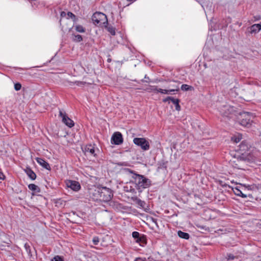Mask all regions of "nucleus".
Listing matches in <instances>:
<instances>
[{"label":"nucleus","instance_id":"f257e3e1","mask_svg":"<svg viewBox=\"0 0 261 261\" xmlns=\"http://www.w3.org/2000/svg\"><path fill=\"white\" fill-rule=\"evenodd\" d=\"M127 170L129 172L133 174L132 177L134 179L136 188L137 190L142 191V190L147 188L151 186V181L149 179L147 178L142 175L134 173V172L130 169Z\"/></svg>","mask_w":261,"mask_h":261},{"label":"nucleus","instance_id":"f03ea898","mask_svg":"<svg viewBox=\"0 0 261 261\" xmlns=\"http://www.w3.org/2000/svg\"><path fill=\"white\" fill-rule=\"evenodd\" d=\"M92 20L94 24H98L101 27H107L108 24L107 16L103 13L96 12L92 16Z\"/></svg>","mask_w":261,"mask_h":261},{"label":"nucleus","instance_id":"7ed1b4c3","mask_svg":"<svg viewBox=\"0 0 261 261\" xmlns=\"http://www.w3.org/2000/svg\"><path fill=\"white\" fill-rule=\"evenodd\" d=\"M254 118L253 115L249 112H244L240 114V123L242 126H249Z\"/></svg>","mask_w":261,"mask_h":261},{"label":"nucleus","instance_id":"20e7f679","mask_svg":"<svg viewBox=\"0 0 261 261\" xmlns=\"http://www.w3.org/2000/svg\"><path fill=\"white\" fill-rule=\"evenodd\" d=\"M112 197L113 193L111 189L106 187L100 188V201L108 202L111 200Z\"/></svg>","mask_w":261,"mask_h":261},{"label":"nucleus","instance_id":"39448f33","mask_svg":"<svg viewBox=\"0 0 261 261\" xmlns=\"http://www.w3.org/2000/svg\"><path fill=\"white\" fill-rule=\"evenodd\" d=\"M82 150L86 155L93 157L97 156V152L98 151L94 144H88L82 148Z\"/></svg>","mask_w":261,"mask_h":261},{"label":"nucleus","instance_id":"423d86ee","mask_svg":"<svg viewBox=\"0 0 261 261\" xmlns=\"http://www.w3.org/2000/svg\"><path fill=\"white\" fill-rule=\"evenodd\" d=\"M133 142L136 145L140 146L143 150H148L150 148L149 142L144 138H135Z\"/></svg>","mask_w":261,"mask_h":261},{"label":"nucleus","instance_id":"0eeeda50","mask_svg":"<svg viewBox=\"0 0 261 261\" xmlns=\"http://www.w3.org/2000/svg\"><path fill=\"white\" fill-rule=\"evenodd\" d=\"M59 116L62 118V122L67 126L70 128L74 126L73 121L67 116L65 113L60 111Z\"/></svg>","mask_w":261,"mask_h":261},{"label":"nucleus","instance_id":"6e6552de","mask_svg":"<svg viewBox=\"0 0 261 261\" xmlns=\"http://www.w3.org/2000/svg\"><path fill=\"white\" fill-rule=\"evenodd\" d=\"M123 142L122 134L120 132H115L111 138V143L115 145H120Z\"/></svg>","mask_w":261,"mask_h":261},{"label":"nucleus","instance_id":"1a4fd4ad","mask_svg":"<svg viewBox=\"0 0 261 261\" xmlns=\"http://www.w3.org/2000/svg\"><path fill=\"white\" fill-rule=\"evenodd\" d=\"M66 185L68 188H70L73 191L76 192L78 191L81 189V185L80 183L78 181L74 180H67L66 181Z\"/></svg>","mask_w":261,"mask_h":261},{"label":"nucleus","instance_id":"9d476101","mask_svg":"<svg viewBox=\"0 0 261 261\" xmlns=\"http://www.w3.org/2000/svg\"><path fill=\"white\" fill-rule=\"evenodd\" d=\"M100 188L91 191L90 192L91 198L94 201H100Z\"/></svg>","mask_w":261,"mask_h":261},{"label":"nucleus","instance_id":"9b49d317","mask_svg":"<svg viewBox=\"0 0 261 261\" xmlns=\"http://www.w3.org/2000/svg\"><path fill=\"white\" fill-rule=\"evenodd\" d=\"M35 160L36 162L42 167L49 171L51 170V168L49 164L47 162H46L45 160L40 158H36Z\"/></svg>","mask_w":261,"mask_h":261},{"label":"nucleus","instance_id":"f8f14e48","mask_svg":"<svg viewBox=\"0 0 261 261\" xmlns=\"http://www.w3.org/2000/svg\"><path fill=\"white\" fill-rule=\"evenodd\" d=\"M175 89H171L169 90H166V89H162L161 88H159L158 93H161L162 94H171V92H175V91H178L179 90V89L178 86L175 87Z\"/></svg>","mask_w":261,"mask_h":261},{"label":"nucleus","instance_id":"ddd939ff","mask_svg":"<svg viewBox=\"0 0 261 261\" xmlns=\"http://www.w3.org/2000/svg\"><path fill=\"white\" fill-rule=\"evenodd\" d=\"M25 173L27 175L32 179L35 180L36 178V175L35 173L32 170L30 167H27L24 170Z\"/></svg>","mask_w":261,"mask_h":261},{"label":"nucleus","instance_id":"4468645a","mask_svg":"<svg viewBox=\"0 0 261 261\" xmlns=\"http://www.w3.org/2000/svg\"><path fill=\"white\" fill-rule=\"evenodd\" d=\"M250 32L251 33H256L261 30V24H254L251 26Z\"/></svg>","mask_w":261,"mask_h":261},{"label":"nucleus","instance_id":"2eb2a0df","mask_svg":"<svg viewBox=\"0 0 261 261\" xmlns=\"http://www.w3.org/2000/svg\"><path fill=\"white\" fill-rule=\"evenodd\" d=\"M148 92L158 93L159 88L156 86H148L145 90Z\"/></svg>","mask_w":261,"mask_h":261},{"label":"nucleus","instance_id":"dca6fc26","mask_svg":"<svg viewBox=\"0 0 261 261\" xmlns=\"http://www.w3.org/2000/svg\"><path fill=\"white\" fill-rule=\"evenodd\" d=\"M28 188L33 192L39 193L40 192V188L34 184H31L28 185Z\"/></svg>","mask_w":261,"mask_h":261},{"label":"nucleus","instance_id":"f3484780","mask_svg":"<svg viewBox=\"0 0 261 261\" xmlns=\"http://www.w3.org/2000/svg\"><path fill=\"white\" fill-rule=\"evenodd\" d=\"M178 235L180 238L185 239H189L190 238V235L189 233L183 232L181 230H179L178 231Z\"/></svg>","mask_w":261,"mask_h":261},{"label":"nucleus","instance_id":"a211bd4d","mask_svg":"<svg viewBox=\"0 0 261 261\" xmlns=\"http://www.w3.org/2000/svg\"><path fill=\"white\" fill-rule=\"evenodd\" d=\"M72 40L75 42H80L83 40V38L80 35H72Z\"/></svg>","mask_w":261,"mask_h":261},{"label":"nucleus","instance_id":"6ab92c4d","mask_svg":"<svg viewBox=\"0 0 261 261\" xmlns=\"http://www.w3.org/2000/svg\"><path fill=\"white\" fill-rule=\"evenodd\" d=\"M132 236L136 240V242H140L142 240V239L140 237V233L137 231H134L132 233Z\"/></svg>","mask_w":261,"mask_h":261},{"label":"nucleus","instance_id":"aec40b11","mask_svg":"<svg viewBox=\"0 0 261 261\" xmlns=\"http://www.w3.org/2000/svg\"><path fill=\"white\" fill-rule=\"evenodd\" d=\"M172 102L173 104L175 105L176 110L179 111L180 110V107L179 105V100L178 99H172Z\"/></svg>","mask_w":261,"mask_h":261},{"label":"nucleus","instance_id":"412c9836","mask_svg":"<svg viewBox=\"0 0 261 261\" xmlns=\"http://www.w3.org/2000/svg\"><path fill=\"white\" fill-rule=\"evenodd\" d=\"M107 27H105L107 28L108 31L112 35L114 36L116 34L115 33V29L112 26H108V24L106 25Z\"/></svg>","mask_w":261,"mask_h":261},{"label":"nucleus","instance_id":"4be33fe9","mask_svg":"<svg viewBox=\"0 0 261 261\" xmlns=\"http://www.w3.org/2000/svg\"><path fill=\"white\" fill-rule=\"evenodd\" d=\"M75 30L80 33H84L86 31L85 29L81 25H75Z\"/></svg>","mask_w":261,"mask_h":261},{"label":"nucleus","instance_id":"5701e85b","mask_svg":"<svg viewBox=\"0 0 261 261\" xmlns=\"http://www.w3.org/2000/svg\"><path fill=\"white\" fill-rule=\"evenodd\" d=\"M24 247L29 256L31 257L32 256V254L31 253V247L29 245V244L28 243H25L24 244Z\"/></svg>","mask_w":261,"mask_h":261},{"label":"nucleus","instance_id":"b1692460","mask_svg":"<svg viewBox=\"0 0 261 261\" xmlns=\"http://www.w3.org/2000/svg\"><path fill=\"white\" fill-rule=\"evenodd\" d=\"M67 15L68 17H70L71 19H72L73 21H75L76 20V18L75 15L74 14H73L72 12H68L67 13Z\"/></svg>","mask_w":261,"mask_h":261},{"label":"nucleus","instance_id":"393cba45","mask_svg":"<svg viewBox=\"0 0 261 261\" xmlns=\"http://www.w3.org/2000/svg\"><path fill=\"white\" fill-rule=\"evenodd\" d=\"M51 261H64V259L62 257L56 255L52 259Z\"/></svg>","mask_w":261,"mask_h":261},{"label":"nucleus","instance_id":"a878e982","mask_svg":"<svg viewBox=\"0 0 261 261\" xmlns=\"http://www.w3.org/2000/svg\"><path fill=\"white\" fill-rule=\"evenodd\" d=\"M191 87L186 85V84H183L181 86V89L183 91H188L189 90Z\"/></svg>","mask_w":261,"mask_h":261},{"label":"nucleus","instance_id":"bb28decb","mask_svg":"<svg viewBox=\"0 0 261 261\" xmlns=\"http://www.w3.org/2000/svg\"><path fill=\"white\" fill-rule=\"evenodd\" d=\"M240 149L242 150H245L248 148V146L246 145L245 142H242L240 145Z\"/></svg>","mask_w":261,"mask_h":261},{"label":"nucleus","instance_id":"cd10ccee","mask_svg":"<svg viewBox=\"0 0 261 261\" xmlns=\"http://www.w3.org/2000/svg\"><path fill=\"white\" fill-rule=\"evenodd\" d=\"M21 85L19 83H17L14 84V89L16 91H19L21 89Z\"/></svg>","mask_w":261,"mask_h":261},{"label":"nucleus","instance_id":"c85d7f7f","mask_svg":"<svg viewBox=\"0 0 261 261\" xmlns=\"http://www.w3.org/2000/svg\"><path fill=\"white\" fill-rule=\"evenodd\" d=\"M92 241H93V244L94 245H97L98 244L99 242V240L98 237H94L93 238Z\"/></svg>","mask_w":261,"mask_h":261},{"label":"nucleus","instance_id":"c756f323","mask_svg":"<svg viewBox=\"0 0 261 261\" xmlns=\"http://www.w3.org/2000/svg\"><path fill=\"white\" fill-rule=\"evenodd\" d=\"M136 202L138 205H140L141 206H143V205L144 204V201H142L140 199H138L137 198H136Z\"/></svg>","mask_w":261,"mask_h":261},{"label":"nucleus","instance_id":"7c9ffc66","mask_svg":"<svg viewBox=\"0 0 261 261\" xmlns=\"http://www.w3.org/2000/svg\"><path fill=\"white\" fill-rule=\"evenodd\" d=\"M233 192H234V194L237 196L240 195L241 193V191L238 188H236L233 190Z\"/></svg>","mask_w":261,"mask_h":261},{"label":"nucleus","instance_id":"2f4dec72","mask_svg":"<svg viewBox=\"0 0 261 261\" xmlns=\"http://www.w3.org/2000/svg\"><path fill=\"white\" fill-rule=\"evenodd\" d=\"M235 258V256L231 254H228L227 255L226 258L227 260H232Z\"/></svg>","mask_w":261,"mask_h":261},{"label":"nucleus","instance_id":"473e14b6","mask_svg":"<svg viewBox=\"0 0 261 261\" xmlns=\"http://www.w3.org/2000/svg\"><path fill=\"white\" fill-rule=\"evenodd\" d=\"M231 140L233 142H234L236 143H238L240 141L241 138L240 137H232Z\"/></svg>","mask_w":261,"mask_h":261},{"label":"nucleus","instance_id":"72a5a7b5","mask_svg":"<svg viewBox=\"0 0 261 261\" xmlns=\"http://www.w3.org/2000/svg\"><path fill=\"white\" fill-rule=\"evenodd\" d=\"M85 82L81 81H75L74 82V84H75L76 85L79 86H82L85 84Z\"/></svg>","mask_w":261,"mask_h":261},{"label":"nucleus","instance_id":"f704fd0d","mask_svg":"<svg viewBox=\"0 0 261 261\" xmlns=\"http://www.w3.org/2000/svg\"><path fill=\"white\" fill-rule=\"evenodd\" d=\"M174 99V98L172 97H170V96H168L167 97H166V98L164 99L163 100V101L164 102H166L167 101H168V100H171L172 101V99Z\"/></svg>","mask_w":261,"mask_h":261},{"label":"nucleus","instance_id":"c9c22d12","mask_svg":"<svg viewBox=\"0 0 261 261\" xmlns=\"http://www.w3.org/2000/svg\"><path fill=\"white\" fill-rule=\"evenodd\" d=\"M5 177V175H4V174L0 171V179H3Z\"/></svg>","mask_w":261,"mask_h":261},{"label":"nucleus","instance_id":"e433bc0d","mask_svg":"<svg viewBox=\"0 0 261 261\" xmlns=\"http://www.w3.org/2000/svg\"><path fill=\"white\" fill-rule=\"evenodd\" d=\"M238 196H241V197H243V198H246V197H247V195H245V194H243V193H242V191H241V194H240V195H238Z\"/></svg>","mask_w":261,"mask_h":261},{"label":"nucleus","instance_id":"4c0bfd02","mask_svg":"<svg viewBox=\"0 0 261 261\" xmlns=\"http://www.w3.org/2000/svg\"><path fill=\"white\" fill-rule=\"evenodd\" d=\"M66 15V13L64 12V11H62L61 13V16L62 17H65Z\"/></svg>","mask_w":261,"mask_h":261},{"label":"nucleus","instance_id":"58836bf2","mask_svg":"<svg viewBox=\"0 0 261 261\" xmlns=\"http://www.w3.org/2000/svg\"><path fill=\"white\" fill-rule=\"evenodd\" d=\"M176 86H178L179 87L178 85H173L172 86V87L173 88V89H175L176 88L175 87H176Z\"/></svg>","mask_w":261,"mask_h":261},{"label":"nucleus","instance_id":"ea45409f","mask_svg":"<svg viewBox=\"0 0 261 261\" xmlns=\"http://www.w3.org/2000/svg\"><path fill=\"white\" fill-rule=\"evenodd\" d=\"M127 1L128 2H131V1H133V0H127Z\"/></svg>","mask_w":261,"mask_h":261}]
</instances>
